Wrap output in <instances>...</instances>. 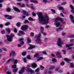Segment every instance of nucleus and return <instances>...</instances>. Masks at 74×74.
<instances>
[{
    "mask_svg": "<svg viewBox=\"0 0 74 74\" xmlns=\"http://www.w3.org/2000/svg\"><path fill=\"white\" fill-rule=\"evenodd\" d=\"M5 62V58H3V59L2 60V62L3 63H4Z\"/></svg>",
    "mask_w": 74,
    "mask_h": 74,
    "instance_id": "nucleus-31",
    "label": "nucleus"
},
{
    "mask_svg": "<svg viewBox=\"0 0 74 74\" xmlns=\"http://www.w3.org/2000/svg\"><path fill=\"white\" fill-rule=\"evenodd\" d=\"M26 70L28 72H29L30 74H33V73H34V71H33L31 68H27Z\"/></svg>",
    "mask_w": 74,
    "mask_h": 74,
    "instance_id": "nucleus-7",
    "label": "nucleus"
},
{
    "mask_svg": "<svg viewBox=\"0 0 74 74\" xmlns=\"http://www.w3.org/2000/svg\"><path fill=\"white\" fill-rule=\"evenodd\" d=\"M28 28V26L26 25H23L21 27V29L22 30H25Z\"/></svg>",
    "mask_w": 74,
    "mask_h": 74,
    "instance_id": "nucleus-6",
    "label": "nucleus"
},
{
    "mask_svg": "<svg viewBox=\"0 0 74 74\" xmlns=\"http://www.w3.org/2000/svg\"><path fill=\"white\" fill-rule=\"evenodd\" d=\"M74 37V35H71V36H68V37L69 38H73V37Z\"/></svg>",
    "mask_w": 74,
    "mask_h": 74,
    "instance_id": "nucleus-38",
    "label": "nucleus"
},
{
    "mask_svg": "<svg viewBox=\"0 0 74 74\" xmlns=\"http://www.w3.org/2000/svg\"><path fill=\"white\" fill-rule=\"evenodd\" d=\"M16 67V65H14L12 66V68L13 69H15Z\"/></svg>",
    "mask_w": 74,
    "mask_h": 74,
    "instance_id": "nucleus-52",
    "label": "nucleus"
},
{
    "mask_svg": "<svg viewBox=\"0 0 74 74\" xmlns=\"http://www.w3.org/2000/svg\"><path fill=\"white\" fill-rule=\"evenodd\" d=\"M70 18L71 19V21L72 23H74V16L73 15H71L69 16Z\"/></svg>",
    "mask_w": 74,
    "mask_h": 74,
    "instance_id": "nucleus-9",
    "label": "nucleus"
},
{
    "mask_svg": "<svg viewBox=\"0 0 74 74\" xmlns=\"http://www.w3.org/2000/svg\"><path fill=\"white\" fill-rule=\"evenodd\" d=\"M5 16L6 17H7V19H12V16H9L8 15H5Z\"/></svg>",
    "mask_w": 74,
    "mask_h": 74,
    "instance_id": "nucleus-13",
    "label": "nucleus"
},
{
    "mask_svg": "<svg viewBox=\"0 0 74 74\" xmlns=\"http://www.w3.org/2000/svg\"><path fill=\"white\" fill-rule=\"evenodd\" d=\"M29 23V21L28 20H26L23 22L24 23Z\"/></svg>",
    "mask_w": 74,
    "mask_h": 74,
    "instance_id": "nucleus-39",
    "label": "nucleus"
},
{
    "mask_svg": "<svg viewBox=\"0 0 74 74\" xmlns=\"http://www.w3.org/2000/svg\"><path fill=\"white\" fill-rule=\"evenodd\" d=\"M25 72V68L23 67L21 69V71L19 72V73L20 74H22L23 73Z\"/></svg>",
    "mask_w": 74,
    "mask_h": 74,
    "instance_id": "nucleus-11",
    "label": "nucleus"
},
{
    "mask_svg": "<svg viewBox=\"0 0 74 74\" xmlns=\"http://www.w3.org/2000/svg\"><path fill=\"white\" fill-rule=\"evenodd\" d=\"M21 13H22V14H25L26 15H27V16H29V13L24 10H23L22 11Z\"/></svg>",
    "mask_w": 74,
    "mask_h": 74,
    "instance_id": "nucleus-10",
    "label": "nucleus"
},
{
    "mask_svg": "<svg viewBox=\"0 0 74 74\" xmlns=\"http://www.w3.org/2000/svg\"><path fill=\"white\" fill-rule=\"evenodd\" d=\"M11 11V9L10 8H8L7 9V11L8 12H10V11Z\"/></svg>",
    "mask_w": 74,
    "mask_h": 74,
    "instance_id": "nucleus-47",
    "label": "nucleus"
},
{
    "mask_svg": "<svg viewBox=\"0 0 74 74\" xmlns=\"http://www.w3.org/2000/svg\"><path fill=\"white\" fill-rule=\"evenodd\" d=\"M17 71H18V68H16V69H14L12 71L13 73H16L17 72Z\"/></svg>",
    "mask_w": 74,
    "mask_h": 74,
    "instance_id": "nucleus-27",
    "label": "nucleus"
},
{
    "mask_svg": "<svg viewBox=\"0 0 74 74\" xmlns=\"http://www.w3.org/2000/svg\"><path fill=\"white\" fill-rule=\"evenodd\" d=\"M29 46H30V47H29L28 48V49H33V48H34L35 47L34 46H33L31 44H29Z\"/></svg>",
    "mask_w": 74,
    "mask_h": 74,
    "instance_id": "nucleus-12",
    "label": "nucleus"
},
{
    "mask_svg": "<svg viewBox=\"0 0 74 74\" xmlns=\"http://www.w3.org/2000/svg\"><path fill=\"white\" fill-rule=\"evenodd\" d=\"M60 64L61 65V66H63V65H64V62H61L60 63Z\"/></svg>",
    "mask_w": 74,
    "mask_h": 74,
    "instance_id": "nucleus-41",
    "label": "nucleus"
},
{
    "mask_svg": "<svg viewBox=\"0 0 74 74\" xmlns=\"http://www.w3.org/2000/svg\"><path fill=\"white\" fill-rule=\"evenodd\" d=\"M63 44V42L62 41L61 39L59 38L57 42V45L58 46L62 47V45Z\"/></svg>",
    "mask_w": 74,
    "mask_h": 74,
    "instance_id": "nucleus-5",
    "label": "nucleus"
},
{
    "mask_svg": "<svg viewBox=\"0 0 74 74\" xmlns=\"http://www.w3.org/2000/svg\"><path fill=\"white\" fill-rule=\"evenodd\" d=\"M8 70V68L6 66L5 69L4 70V71H7V70Z\"/></svg>",
    "mask_w": 74,
    "mask_h": 74,
    "instance_id": "nucleus-46",
    "label": "nucleus"
},
{
    "mask_svg": "<svg viewBox=\"0 0 74 74\" xmlns=\"http://www.w3.org/2000/svg\"><path fill=\"white\" fill-rule=\"evenodd\" d=\"M14 33H17V30L16 28L14 29Z\"/></svg>",
    "mask_w": 74,
    "mask_h": 74,
    "instance_id": "nucleus-51",
    "label": "nucleus"
},
{
    "mask_svg": "<svg viewBox=\"0 0 74 74\" xmlns=\"http://www.w3.org/2000/svg\"><path fill=\"white\" fill-rule=\"evenodd\" d=\"M19 33H21V34H25V33L21 31H19Z\"/></svg>",
    "mask_w": 74,
    "mask_h": 74,
    "instance_id": "nucleus-30",
    "label": "nucleus"
},
{
    "mask_svg": "<svg viewBox=\"0 0 74 74\" xmlns=\"http://www.w3.org/2000/svg\"><path fill=\"white\" fill-rule=\"evenodd\" d=\"M23 60L25 63H27V60L26 58H23Z\"/></svg>",
    "mask_w": 74,
    "mask_h": 74,
    "instance_id": "nucleus-29",
    "label": "nucleus"
},
{
    "mask_svg": "<svg viewBox=\"0 0 74 74\" xmlns=\"http://www.w3.org/2000/svg\"><path fill=\"white\" fill-rule=\"evenodd\" d=\"M32 15H33V16H36V13H35L34 12H33L32 13Z\"/></svg>",
    "mask_w": 74,
    "mask_h": 74,
    "instance_id": "nucleus-56",
    "label": "nucleus"
},
{
    "mask_svg": "<svg viewBox=\"0 0 74 74\" xmlns=\"http://www.w3.org/2000/svg\"><path fill=\"white\" fill-rule=\"evenodd\" d=\"M59 29H60V30H63V28L62 27L59 28Z\"/></svg>",
    "mask_w": 74,
    "mask_h": 74,
    "instance_id": "nucleus-58",
    "label": "nucleus"
},
{
    "mask_svg": "<svg viewBox=\"0 0 74 74\" xmlns=\"http://www.w3.org/2000/svg\"><path fill=\"white\" fill-rule=\"evenodd\" d=\"M23 39L22 38H21L19 39V41H22L21 43L20 44L21 45H22L24 44V42L23 41Z\"/></svg>",
    "mask_w": 74,
    "mask_h": 74,
    "instance_id": "nucleus-16",
    "label": "nucleus"
},
{
    "mask_svg": "<svg viewBox=\"0 0 74 74\" xmlns=\"http://www.w3.org/2000/svg\"><path fill=\"white\" fill-rule=\"evenodd\" d=\"M2 49L3 50V51H7V49L5 48H2Z\"/></svg>",
    "mask_w": 74,
    "mask_h": 74,
    "instance_id": "nucleus-54",
    "label": "nucleus"
},
{
    "mask_svg": "<svg viewBox=\"0 0 74 74\" xmlns=\"http://www.w3.org/2000/svg\"><path fill=\"white\" fill-rule=\"evenodd\" d=\"M15 36L13 34H11L10 35H7L6 37L7 38V40L8 41H12V39L13 38V37H14Z\"/></svg>",
    "mask_w": 74,
    "mask_h": 74,
    "instance_id": "nucleus-4",
    "label": "nucleus"
},
{
    "mask_svg": "<svg viewBox=\"0 0 74 74\" xmlns=\"http://www.w3.org/2000/svg\"><path fill=\"white\" fill-rule=\"evenodd\" d=\"M66 33H63L62 34V36H65V35H66Z\"/></svg>",
    "mask_w": 74,
    "mask_h": 74,
    "instance_id": "nucleus-62",
    "label": "nucleus"
},
{
    "mask_svg": "<svg viewBox=\"0 0 74 74\" xmlns=\"http://www.w3.org/2000/svg\"><path fill=\"white\" fill-rule=\"evenodd\" d=\"M15 60V59L14 58H12L11 60V62H13Z\"/></svg>",
    "mask_w": 74,
    "mask_h": 74,
    "instance_id": "nucleus-61",
    "label": "nucleus"
},
{
    "mask_svg": "<svg viewBox=\"0 0 74 74\" xmlns=\"http://www.w3.org/2000/svg\"><path fill=\"white\" fill-rule=\"evenodd\" d=\"M58 8L59 9V10H64V8H63L61 7H59Z\"/></svg>",
    "mask_w": 74,
    "mask_h": 74,
    "instance_id": "nucleus-25",
    "label": "nucleus"
},
{
    "mask_svg": "<svg viewBox=\"0 0 74 74\" xmlns=\"http://www.w3.org/2000/svg\"><path fill=\"white\" fill-rule=\"evenodd\" d=\"M40 69L41 70H42V69H44V68H45V67L44 66H43L42 65H40Z\"/></svg>",
    "mask_w": 74,
    "mask_h": 74,
    "instance_id": "nucleus-42",
    "label": "nucleus"
},
{
    "mask_svg": "<svg viewBox=\"0 0 74 74\" xmlns=\"http://www.w3.org/2000/svg\"><path fill=\"white\" fill-rule=\"evenodd\" d=\"M69 47H71V46H73L74 45V44H73V43H71L69 44Z\"/></svg>",
    "mask_w": 74,
    "mask_h": 74,
    "instance_id": "nucleus-60",
    "label": "nucleus"
},
{
    "mask_svg": "<svg viewBox=\"0 0 74 74\" xmlns=\"http://www.w3.org/2000/svg\"><path fill=\"white\" fill-rule=\"evenodd\" d=\"M70 66L71 67L73 68L74 67V64L73 63H71L70 64Z\"/></svg>",
    "mask_w": 74,
    "mask_h": 74,
    "instance_id": "nucleus-35",
    "label": "nucleus"
},
{
    "mask_svg": "<svg viewBox=\"0 0 74 74\" xmlns=\"http://www.w3.org/2000/svg\"><path fill=\"white\" fill-rule=\"evenodd\" d=\"M31 66L32 67H36L37 66V65H36V64H32Z\"/></svg>",
    "mask_w": 74,
    "mask_h": 74,
    "instance_id": "nucleus-20",
    "label": "nucleus"
},
{
    "mask_svg": "<svg viewBox=\"0 0 74 74\" xmlns=\"http://www.w3.org/2000/svg\"><path fill=\"white\" fill-rule=\"evenodd\" d=\"M41 36V33H39L38 35L36 36L35 37V38H37V39L36 40V42L38 44H42V42H41V40L40 39Z\"/></svg>",
    "mask_w": 74,
    "mask_h": 74,
    "instance_id": "nucleus-3",
    "label": "nucleus"
},
{
    "mask_svg": "<svg viewBox=\"0 0 74 74\" xmlns=\"http://www.w3.org/2000/svg\"><path fill=\"white\" fill-rule=\"evenodd\" d=\"M40 30H41V32H42V31L44 30V27H40Z\"/></svg>",
    "mask_w": 74,
    "mask_h": 74,
    "instance_id": "nucleus-40",
    "label": "nucleus"
},
{
    "mask_svg": "<svg viewBox=\"0 0 74 74\" xmlns=\"http://www.w3.org/2000/svg\"><path fill=\"white\" fill-rule=\"evenodd\" d=\"M5 30L6 31L8 32V33H10L11 32L10 31V28H6L5 29Z\"/></svg>",
    "mask_w": 74,
    "mask_h": 74,
    "instance_id": "nucleus-21",
    "label": "nucleus"
},
{
    "mask_svg": "<svg viewBox=\"0 0 74 74\" xmlns=\"http://www.w3.org/2000/svg\"><path fill=\"white\" fill-rule=\"evenodd\" d=\"M42 57H40L37 60V61L38 62V61H39V60H42Z\"/></svg>",
    "mask_w": 74,
    "mask_h": 74,
    "instance_id": "nucleus-44",
    "label": "nucleus"
},
{
    "mask_svg": "<svg viewBox=\"0 0 74 74\" xmlns=\"http://www.w3.org/2000/svg\"><path fill=\"white\" fill-rule=\"evenodd\" d=\"M10 56H14L15 55H16V53H15V51H10Z\"/></svg>",
    "mask_w": 74,
    "mask_h": 74,
    "instance_id": "nucleus-8",
    "label": "nucleus"
},
{
    "mask_svg": "<svg viewBox=\"0 0 74 74\" xmlns=\"http://www.w3.org/2000/svg\"><path fill=\"white\" fill-rule=\"evenodd\" d=\"M71 57L72 58H73V59H74V54L72 55Z\"/></svg>",
    "mask_w": 74,
    "mask_h": 74,
    "instance_id": "nucleus-63",
    "label": "nucleus"
},
{
    "mask_svg": "<svg viewBox=\"0 0 74 74\" xmlns=\"http://www.w3.org/2000/svg\"><path fill=\"white\" fill-rule=\"evenodd\" d=\"M34 34L33 33H31L30 34L31 36H34Z\"/></svg>",
    "mask_w": 74,
    "mask_h": 74,
    "instance_id": "nucleus-55",
    "label": "nucleus"
},
{
    "mask_svg": "<svg viewBox=\"0 0 74 74\" xmlns=\"http://www.w3.org/2000/svg\"><path fill=\"white\" fill-rule=\"evenodd\" d=\"M27 42H28L29 43L31 42V40H30V38H27Z\"/></svg>",
    "mask_w": 74,
    "mask_h": 74,
    "instance_id": "nucleus-34",
    "label": "nucleus"
},
{
    "mask_svg": "<svg viewBox=\"0 0 74 74\" xmlns=\"http://www.w3.org/2000/svg\"><path fill=\"white\" fill-rule=\"evenodd\" d=\"M42 53L44 54V55H47V53H46V51H43Z\"/></svg>",
    "mask_w": 74,
    "mask_h": 74,
    "instance_id": "nucleus-50",
    "label": "nucleus"
},
{
    "mask_svg": "<svg viewBox=\"0 0 74 74\" xmlns=\"http://www.w3.org/2000/svg\"><path fill=\"white\" fill-rule=\"evenodd\" d=\"M17 62L18 60H15L14 62V64H16V63H17Z\"/></svg>",
    "mask_w": 74,
    "mask_h": 74,
    "instance_id": "nucleus-53",
    "label": "nucleus"
},
{
    "mask_svg": "<svg viewBox=\"0 0 74 74\" xmlns=\"http://www.w3.org/2000/svg\"><path fill=\"white\" fill-rule=\"evenodd\" d=\"M30 1L32 3H38V2L36 1L31 0V1Z\"/></svg>",
    "mask_w": 74,
    "mask_h": 74,
    "instance_id": "nucleus-22",
    "label": "nucleus"
},
{
    "mask_svg": "<svg viewBox=\"0 0 74 74\" xmlns=\"http://www.w3.org/2000/svg\"><path fill=\"white\" fill-rule=\"evenodd\" d=\"M27 58L28 59H29V60H30V59H31V57H30V56L29 55L27 56Z\"/></svg>",
    "mask_w": 74,
    "mask_h": 74,
    "instance_id": "nucleus-36",
    "label": "nucleus"
},
{
    "mask_svg": "<svg viewBox=\"0 0 74 74\" xmlns=\"http://www.w3.org/2000/svg\"><path fill=\"white\" fill-rule=\"evenodd\" d=\"M58 21H60L61 22H62L63 21L61 18L59 17H57L55 20V23H54V25H56V27H59L60 24V23L58 22Z\"/></svg>",
    "mask_w": 74,
    "mask_h": 74,
    "instance_id": "nucleus-2",
    "label": "nucleus"
},
{
    "mask_svg": "<svg viewBox=\"0 0 74 74\" xmlns=\"http://www.w3.org/2000/svg\"><path fill=\"white\" fill-rule=\"evenodd\" d=\"M42 33L43 35V36H46V34L45 33H44L43 32H41Z\"/></svg>",
    "mask_w": 74,
    "mask_h": 74,
    "instance_id": "nucleus-57",
    "label": "nucleus"
},
{
    "mask_svg": "<svg viewBox=\"0 0 74 74\" xmlns=\"http://www.w3.org/2000/svg\"><path fill=\"white\" fill-rule=\"evenodd\" d=\"M28 19L29 20V21H33V19L32 17H30L28 18Z\"/></svg>",
    "mask_w": 74,
    "mask_h": 74,
    "instance_id": "nucleus-33",
    "label": "nucleus"
},
{
    "mask_svg": "<svg viewBox=\"0 0 74 74\" xmlns=\"http://www.w3.org/2000/svg\"><path fill=\"white\" fill-rule=\"evenodd\" d=\"M26 52H23L22 53V55L23 56H25L26 54Z\"/></svg>",
    "mask_w": 74,
    "mask_h": 74,
    "instance_id": "nucleus-32",
    "label": "nucleus"
},
{
    "mask_svg": "<svg viewBox=\"0 0 74 74\" xmlns=\"http://www.w3.org/2000/svg\"><path fill=\"white\" fill-rule=\"evenodd\" d=\"M16 26L18 27H20L21 26V23L18 22L16 24Z\"/></svg>",
    "mask_w": 74,
    "mask_h": 74,
    "instance_id": "nucleus-26",
    "label": "nucleus"
},
{
    "mask_svg": "<svg viewBox=\"0 0 74 74\" xmlns=\"http://www.w3.org/2000/svg\"><path fill=\"white\" fill-rule=\"evenodd\" d=\"M48 2L47 0H43V2L45 3V4H47V3Z\"/></svg>",
    "mask_w": 74,
    "mask_h": 74,
    "instance_id": "nucleus-43",
    "label": "nucleus"
},
{
    "mask_svg": "<svg viewBox=\"0 0 74 74\" xmlns=\"http://www.w3.org/2000/svg\"><path fill=\"white\" fill-rule=\"evenodd\" d=\"M64 60L65 61H66L67 63H69L71 61V60L67 58H65Z\"/></svg>",
    "mask_w": 74,
    "mask_h": 74,
    "instance_id": "nucleus-17",
    "label": "nucleus"
},
{
    "mask_svg": "<svg viewBox=\"0 0 74 74\" xmlns=\"http://www.w3.org/2000/svg\"><path fill=\"white\" fill-rule=\"evenodd\" d=\"M52 61L53 62H57L56 59L55 58L53 59Z\"/></svg>",
    "mask_w": 74,
    "mask_h": 74,
    "instance_id": "nucleus-28",
    "label": "nucleus"
},
{
    "mask_svg": "<svg viewBox=\"0 0 74 74\" xmlns=\"http://www.w3.org/2000/svg\"><path fill=\"white\" fill-rule=\"evenodd\" d=\"M13 10H14V11H17V12H20L19 10V9H18L16 8L13 7Z\"/></svg>",
    "mask_w": 74,
    "mask_h": 74,
    "instance_id": "nucleus-18",
    "label": "nucleus"
},
{
    "mask_svg": "<svg viewBox=\"0 0 74 74\" xmlns=\"http://www.w3.org/2000/svg\"><path fill=\"white\" fill-rule=\"evenodd\" d=\"M67 4V2H63L61 3V5H65V4Z\"/></svg>",
    "mask_w": 74,
    "mask_h": 74,
    "instance_id": "nucleus-49",
    "label": "nucleus"
},
{
    "mask_svg": "<svg viewBox=\"0 0 74 74\" xmlns=\"http://www.w3.org/2000/svg\"><path fill=\"white\" fill-rule=\"evenodd\" d=\"M6 74H11V73H10L9 72H7Z\"/></svg>",
    "mask_w": 74,
    "mask_h": 74,
    "instance_id": "nucleus-64",
    "label": "nucleus"
},
{
    "mask_svg": "<svg viewBox=\"0 0 74 74\" xmlns=\"http://www.w3.org/2000/svg\"><path fill=\"white\" fill-rule=\"evenodd\" d=\"M56 71H58V73H62L63 70L60 69L59 68H57L56 69Z\"/></svg>",
    "mask_w": 74,
    "mask_h": 74,
    "instance_id": "nucleus-14",
    "label": "nucleus"
},
{
    "mask_svg": "<svg viewBox=\"0 0 74 74\" xmlns=\"http://www.w3.org/2000/svg\"><path fill=\"white\" fill-rule=\"evenodd\" d=\"M70 7L71 8V9H72V10H71V12H72V13H74V8L73 7V5H70Z\"/></svg>",
    "mask_w": 74,
    "mask_h": 74,
    "instance_id": "nucleus-15",
    "label": "nucleus"
},
{
    "mask_svg": "<svg viewBox=\"0 0 74 74\" xmlns=\"http://www.w3.org/2000/svg\"><path fill=\"white\" fill-rule=\"evenodd\" d=\"M1 33L3 34H5V30H3L2 31H1Z\"/></svg>",
    "mask_w": 74,
    "mask_h": 74,
    "instance_id": "nucleus-37",
    "label": "nucleus"
},
{
    "mask_svg": "<svg viewBox=\"0 0 74 74\" xmlns=\"http://www.w3.org/2000/svg\"><path fill=\"white\" fill-rule=\"evenodd\" d=\"M9 24H10V23L8 22L6 23V24H5V26H8Z\"/></svg>",
    "mask_w": 74,
    "mask_h": 74,
    "instance_id": "nucleus-59",
    "label": "nucleus"
},
{
    "mask_svg": "<svg viewBox=\"0 0 74 74\" xmlns=\"http://www.w3.org/2000/svg\"><path fill=\"white\" fill-rule=\"evenodd\" d=\"M40 70V69L39 68H38L36 69L35 70V72H38L39 71V70Z\"/></svg>",
    "mask_w": 74,
    "mask_h": 74,
    "instance_id": "nucleus-45",
    "label": "nucleus"
},
{
    "mask_svg": "<svg viewBox=\"0 0 74 74\" xmlns=\"http://www.w3.org/2000/svg\"><path fill=\"white\" fill-rule=\"evenodd\" d=\"M56 55H58V58H62V56L60 54V53H58L56 54Z\"/></svg>",
    "mask_w": 74,
    "mask_h": 74,
    "instance_id": "nucleus-23",
    "label": "nucleus"
},
{
    "mask_svg": "<svg viewBox=\"0 0 74 74\" xmlns=\"http://www.w3.org/2000/svg\"><path fill=\"white\" fill-rule=\"evenodd\" d=\"M37 14L38 16L39 22L41 24H47L49 21V17L47 15L44 16L41 12H37Z\"/></svg>",
    "mask_w": 74,
    "mask_h": 74,
    "instance_id": "nucleus-1",
    "label": "nucleus"
},
{
    "mask_svg": "<svg viewBox=\"0 0 74 74\" xmlns=\"http://www.w3.org/2000/svg\"><path fill=\"white\" fill-rule=\"evenodd\" d=\"M55 68V67L53 66H51L49 68V70H53Z\"/></svg>",
    "mask_w": 74,
    "mask_h": 74,
    "instance_id": "nucleus-19",
    "label": "nucleus"
},
{
    "mask_svg": "<svg viewBox=\"0 0 74 74\" xmlns=\"http://www.w3.org/2000/svg\"><path fill=\"white\" fill-rule=\"evenodd\" d=\"M34 58H36V57H37V58H39L38 57V53H36L34 55Z\"/></svg>",
    "mask_w": 74,
    "mask_h": 74,
    "instance_id": "nucleus-24",
    "label": "nucleus"
},
{
    "mask_svg": "<svg viewBox=\"0 0 74 74\" xmlns=\"http://www.w3.org/2000/svg\"><path fill=\"white\" fill-rule=\"evenodd\" d=\"M51 10L52 11L53 14H55V10L53 9H51Z\"/></svg>",
    "mask_w": 74,
    "mask_h": 74,
    "instance_id": "nucleus-48",
    "label": "nucleus"
}]
</instances>
